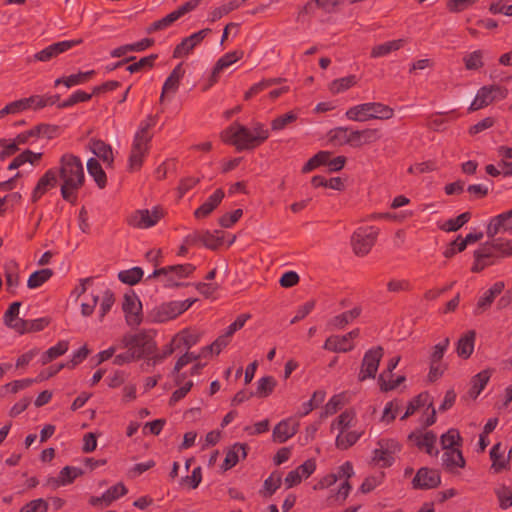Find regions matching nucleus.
Returning a JSON list of instances; mask_svg holds the SVG:
<instances>
[{
	"label": "nucleus",
	"mask_w": 512,
	"mask_h": 512,
	"mask_svg": "<svg viewBox=\"0 0 512 512\" xmlns=\"http://www.w3.org/2000/svg\"><path fill=\"white\" fill-rule=\"evenodd\" d=\"M20 273V266L14 260H9L4 263L3 274L5 277L6 291L11 295H16L21 287L22 280Z\"/></svg>",
	"instance_id": "obj_19"
},
{
	"label": "nucleus",
	"mask_w": 512,
	"mask_h": 512,
	"mask_svg": "<svg viewBox=\"0 0 512 512\" xmlns=\"http://www.w3.org/2000/svg\"><path fill=\"white\" fill-rule=\"evenodd\" d=\"M507 95L508 90L504 87L498 85L483 86L478 90L474 100L469 106V111L482 109L495 100L506 98Z\"/></svg>",
	"instance_id": "obj_11"
},
{
	"label": "nucleus",
	"mask_w": 512,
	"mask_h": 512,
	"mask_svg": "<svg viewBox=\"0 0 512 512\" xmlns=\"http://www.w3.org/2000/svg\"><path fill=\"white\" fill-rule=\"evenodd\" d=\"M505 284L502 281L495 282L488 290H486L478 299L474 308V314L480 315L485 312L493 303L494 299L502 293Z\"/></svg>",
	"instance_id": "obj_28"
},
{
	"label": "nucleus",
	"mask_w": 512,
	"mask_h": 512,
	"mask_svg": "<svg viewBox=\"0 0 512 512\" xmlns=\"http://www.w3.org/2000/svg\"><path fill=\"white\" fill-rule=\"evenodd\" d=\"M82 475L81 469L77 467L65 466L59 472L56 480L57 486H66L71 484L76 478Z\"/></svg>",
	"instance_id": "obj_56"
},
{
	"label": "nucleus",
	"mask_w": 512,
	"mask_h": 512,
	"mask_svg": "<svg viewBox=\"0 0 512 512\" xmlns=\"http://www.w3.org/2000/svg\"><path fill=\"white\" fill-rule=\"evenodd\" d=\"M316 469L314 460H307L296 469L290 471L284 479L287 488H291L301 483L302 480L307 479Z\"/></svg>",
	"instance_id": "obj_25"
},
{
	"label": "nucleus",
	"mask_w": 512,
	"mask_h": 512,
	"mask_svg": "<svg viewBox=\"0 0 512 512\" xmlns=\"http://www.w3.org/2000/svg\"><path fill=\"white\" fill-rule=\"evenodd\" d=\"M404 41L402 39L388 41L386 43H382L376 45L371 52L372 57H383L388 55L389 53L400 49L403 46Z\"/></svg>",
	"instance_id": "obj_57"
},
{
	"label": "nucleus",
	"mask_w": 512,
	"mask_h": 512,
	"mask_svg": "<svg viewBox=\"0 0 512 512\" xmlns=\"http://www.w3.org/2000/svg\"><path fill=\"white\" fill-rule=\"evenodd\" d=\"M122 342L134 360L148 356L155 350V343L140 334L125 336Z\"/></svg>",
	"instance_id": "obj_10"
},
{
	"label": "nucleus",
	"mask_w": 512,
	"mask_h": 512,
	"mask_svg": "<svg viewBox=\"0 0 512 512\" xmlns=\"http://www.w3.org/2000/svg\"><path fill=\"white\" fill-rule=\"evenodd\" d=\"M91 150L93 154L101 159L107 167L112 165L114 157L111 146L101 140H96L92 141Z\"/></svg>",
	"instance_id": "obj_43"
},
{
	"label": "nucleus",
	"mask_w": 512,
	"mask_h": 512,
	"mask_svg": "<svg viewBox=\"0 0 512 512\" xmlns=\"http://www.w3.org/2000/svg\"><path fill=\"white\" fill-rule=\"evenodd\" d=\"M243 56V52L240 50H235L228 52L224 54L222 57H220L211 74V85L217 82L218 77L222 71L230 67L232 64L236 63L238 60H240Z\"/></svg>",
	"instance_id": "obj_31"
},
{
	"label": "nucleus",
	"mask_w": 512,
	"mask_h": 512,
	"mask_svg": "<svg viewBox=\"0 0 512 512\" xmlns=\"http://www.w3.org/2000/svg\"><path fill=\"white\" fill-rule=\"evenodd\" d=\"M356 414L353 410H345L337 418H335L330 426L331 431L337 430L339 432L346 431L352 426Z\"/></svg>",
	"instance_id": "obj_48"
},
{
	"label": "nucleus",
	"mask_w": 512,
	"mask_h": 512,
	"mask_svg": "<svg viewBox=\"0 0 512 512\" xmlns=\"http://www.w3.org/2000/svg\"><path fill=\"white\" fill-rule=\"evenodd\" d=\"M385 474L383 472H379L374 475L367 476L362 484L360 485L358 491L362 494H367L372 492L378 486H380L384 481Z\"/></svg>",
	"instance_id": "obj_60"
},
{
	"label": "nucleus",
	"mask_w": 512,
	"mask_h": 512,
	"mask_svg": "<svg viewBox=\"0 0 512 512\" xmlns=\"http://www.w3.org/2000/svg\"><path fill=\"white\" fill-rule=\"evenodd\" d=\"M490 377L491 372L489 370H483L475 375L471 380V387L468 391V396L475 400L488 384Z\"/></svg>",
	"instance_id": "obj_40"
},
{
	"label": "nucleus",
	"mask_w": 512,
	"mask_h": 512,
	"mask_svg": "<svg viewBox=\"0 0 512 512\" xmlns=\"http://www.w3.org/2000/svg\"><path fill=\"white\" fill-rule=\"evenodd\" d=\"M440 442L444 451L447 449H457L461 446L462 438L457 429L451 428L441 436Z\"/></svg>",
	"instance_id": "obj_52"
},
{
	"label": "nucleus",
	"mask_w": 512,
	"mask_h": 512,
	"mask_svg": "<svg viewBox=\"0 0 512 512\" xmlns=\"http://www.w3.org/2000/svg\"><path fill=\"white\" fill-rule=\"evenodd\" d=\"M362 435V431L356 430L339 432L335 439V445L338 449L346 450L353 446Z\"/></svg>",
	"instance_id": "obj_44"
},
{
	"label": "nucleus",
	"mask_w": 512,
	"mask_h": 512,
	"mask_svg": "<svg viewBox=\"0 0 512 512\" xmlns=\"http://www.w3.org/2000/svg\"><path fill=\"white\" fill-rule=\"evenodd\" d=\"M383 357V349L381 347H375L369 349L362 359V364L358 379L365 381L369 378H374L378 371L380 361Z\"/></svg>",
	"instance_id": "obj_15"
},
{
	"label": "nucleus",
	"mask_w": 512,
	"mask_h": 512,
	"mask_svg": "<svg viewBox=\"0 0 512 512\" xmlns=\"http://www.w3.org/2000/svg\"><path fill=\"white\" fill-rule=\"evenodd\" d=\"M359 336V330L354 329L344 335H333L327 338L323 348L333 352H348L355 347V339Z\"/></svg>",
	"instance_id": "obj_17"
},
{
	"label": "nucleus",
	"mask_w": 512,
	"mask_h": 512,
	"mask_svg": "<svg viewBox=\"0 0 512 512\" xmlns=\"http://www.w3.org/2000/svg\"><path fill=\"white\" fill-rule=\"evenodd\" d=\"M349 136V146L353 148H360L364 145L372 144L379 139L378 130L373 128L361 130L350 128Z\"/></svg>",
	"instance_id": "obj_27"
},
{
	"label": "nucleus",
	"mask_w": 512,
	"mask_h": 512,
	"mask_svg": "<svg viewBox=\"0 0 512 512\" xmlns=\"http://www.w3.org/2000/svg\"><path fill=\"white\" fill-rule=\"evenodd\" d=\"M247 456L246 445L242 443H235L226 453L225 459L222 464L223 470H229L234 467L240 459Z\"/></svg>",
	"instance_id": "obj_37"
},
{
	"label": "nucleus",
	"mask_w": 512,
	"mask_h": 512,
	"mask_svg": "<svg viewBox=\"0 0 512 512\" xmlns=\"http://www.w3.org/2000/svg\"><path fill=\"white\" fill-rule=\"evenodd\" d=\"M42 153L32 152L30 150H26L19 154L8 166L10 170L17 169L25 163H30L34 165L36 162L40 160Z\"/></svg>",
	"instance_id": "obj_54"
},
{
	"label": "nucleus",
	"mask_w": 512,
	"mask_h": 512,
	"mask_svg": "<svg viewBox=\"0 0 512 512\" xmlns=\"http://www.w3.org/2000/svg\"><path fill=\"white\" fill-rule=\"evenodd\" d=\"M210 32L211 29L205 28L184 38L181 41V43H179L176 46L173 56L175 58L188 56L193 51V49L196 46H198Z\"/></svg>",
	"instance_id": "obj_20"
},
{
	"label": "nucleus",
	"mask_w": 512,
	"mask_h": 512,
	"mask_svg": "<svg viewBox=\"0 0 512 512\" xmlns=\"http://www.w3.org/2000/svg\"><path fill=\"white\" fill-rule=\"evenodd\" d=\"M355 474L354 468L351 462L346 461L340 465L335 472L325 475L315 485V489H327L340 482L336 492L333 494L334 501L343 504L349 496L352 486L349 483L351 477Z\"/></svg>",
	"instance_id": "obj_3"
},
{
	"label": "nucleus",
	"mask_w": 512,
	"mask_h": 512,
	"mask_svg": "<svg viewBox=\"0 0 512 512\" xmlns=\"http://www.w3.org/2000/svg\"><path fill=\"white\" fill-rule=\"evenodd\" d=\"M430 410V415L426 420H423V423L426 426H430L435 423L436 421V411L432 405V401L430 399L429 394L427 393H421L415 398H413L407 405V409L405 413L401 416V420H404L408 418L409 416L415 414L419 410Z\"/></svg>",
	"instance_id": "obj_14"
},
{
	"label": "nucleus",
	"mask_w": 512,
	"mask_h": 512,
	"mask_svg": "<svg viewBox=\"0 0 512 512\" xmlns=\"http://www.w3.org/2000/svg\"><path fill=\"white\" fill-rule=\"evenodd\" d=\"M357 81L358 79L355 75L338 78L329 84V90L332 94H340L355 86Z\"/></svg>",
	"instance_id": "obj_49"
},
{
	"label": "nucleus",
	"mask_w": 512,
	"mask_h": 512,
	"mask_svg": "<svg viewBox=\"0 0 512 512\" xmlns=\"http://www.w3.org/2000/svg\"><path fill=\"white\" fill-rule=\"evenodd\" d=\"M484 52L482 50H475L468 52L463 56L465 68L470 71H477L484 65L483 61Z\"/></svg>",
	"instance_id": "obj_53"
},
{
	"label": "nucleus",
	"mask_w": 512,
	"mask_h": 512,
	"mask_svg": "<svg viewBox=\"0 0 512 512\" xmlns=\"http://www.w3.org/2000/svg\"><path fill=\"white\" fill-rule=\"evenodd\" d=\"M185 71L182 64H178L167 77L163 84L161 101H163L165 94H174L180 84V81L184 77Z\"/></svg>",
	"instance_id": "obj_36"
},
{
	"label": "nucleus",
	"mask_w": 512,
	"mask_h": 512,
	"mask_svg": "<svg viewBox=\"0 0 512 512\" xmlns=\"http://www.w3.org/2000/svg\"><path fill=\"white\" fill-rule=\"evenodd\" d=\"M96 74L95 70L77 71L67 76H62L54 81V86L64 85L66 88L83 85L87 83Z\"/></svg>",
	"instance_id": "obj_29"
},
{
	"label": "nucleus",
	"mask_w": 512,
	"mask_h": 512,
	"mask_svg": "<svg viewBox=\"0 0 512 512\" xmlns=\"http://www.w3.org/2000/svg\"><path fill=\"white\" fill-rule=\"evenodd\" d=\"M224 195L225 194L222 189L215 190L214 193L211 194L208 199L194 211V216L197 219L209 216L222 202Z\"/></svg>",
	"instance_id": "obj_32"
},
{
	"label": "nucleus",
	"mask_w": 512,
	"mask_h": 512,
	"mask_svg": "<svg viewBox=\"0 0 512 512\" xmlns=\"http://www.w3.org/2000/svg\"><path fill=\"white\" fill-rule=\"evenodd\" d=\"M162 211L158 207L134 211L128 218L130 226L138 229H148L155 226L162 218Z\"/></svg>",
	"instance_id": "obj_13"
},
{
	"label": "nucleus",
	"mask_w": 512,
	"mask_h": 512,
	"mask_svg": "<svg viewBox=\"0 0 512 512\" xmlns=\"http://www.w3.org/2000/svg\"><path fill=\"white\" fill-rule=\"evenodd\" d=\"M448 337L443 338L439 343L433 346L430 354L431 373L435 370V364L439 363L449 347Z\"/></svg>",
	"instance_id": "obj_58"
},
{
	"label": "nucleus",
	"mask_w": 512,
	"mask_h": 512,
	"mask_svg": "<svg viewBox=\"0 0 512 512\" xmlns=\"http://www.w3.org/2000/svg\"><path fill=\"white\" fill-rule=\"evenodd\" d=\"M298 114L294 111H289L283 115H280L272 120L271 130L274 132H280L284 130L289 124L296 121Z\"/></svg>",
	"instance_id": "obj_61"
},
{
	"label": "nucleus",
	"mask_w": 512,
	"mask_h": 512,
	"mask_svg": "<svg viewBox=\"0 0 512 512\" xmlns=\"http://www.w3.org/2000/svg\"><path fill=\"white\" fill-rule=\"evenodd\" d=\"M500 232L512 234V209L490 219L487 235L494 237Z\"/></svg>",
	"instance_id": "obj_26"
},
{
	"label": "nucleus",
	"mask_w": 512,
	"mask_h": 512,
	"mask_svg": "<svg viewBox=\"0 0 512 512\" xmlns=\"http://www.w3.org/2000/svg\"><path fill=\"white\" fill-rule=\"evenodd\" d=\"M401 451V445L395 438L382 437L376 442L371 451L370 464L378 468H388L395 462L396 455Z\"/></svg>",
	"instance_id": "obj_7"
},
{
	"label": "nucleus",
	"mask_w": 512,
	"mask_h": 512,
	"mask_svg": "<svg viewBox=\"0 0 512 512\" xmlns=\"http://www.w3.org/2000/svg\"><path fill=\"white\" fill-rule=\"evenodd\" d=\"M88 297L89 298L81 303V314L83 316L92 315L97 303L100 302L98 315L99 320L102 321L115 303L114 293L104 282H97Z\"/></svg>",
	"instance_id": "obj_4"
},
{
	"label": "nucleus",
	"mask_w": 512,
	"mask_h": 512,
	"mask_svg": "<svg viewBox=\"0 0 512 512\" xmlns=\"http://www.w3.org/2000/svg\"><path fill=\"white\" fill-rule=\"evenodd\" d=\"M394 111L381 102H366L354 105L345 112V117L354 122H367L370 120H387L392 118Z\"/></svg>",
	"instance_id": "obj_5"
},
{
	"label": "nucleus",
	"mask_w": 512,
	"mask_h": 512,
	"mask_svg": "<svg viewBox=\"0 0 512 512\" xmlns=\"http://www.w3.org/2000/svg\"><path fill=\"white\" fill-rule=\"evenodd\" d=\"M195 271V266L190 263L172 265L155 269L149 278H157L158 282L166 288H174L185 284Z\"/></svg>",
	"instance_id": "obj_6"
},
{
	"label": "nucleus",
	"mask_w": 512,
	"mask_h": 512,
	"mask_svg": "<svg viewBox=\"0 0 512 512\" xmlns=\"http://www.w3.org/2000/svg\"><path fill=\"white\" fill-rule=\"evenodd\" d=\"M299 422L289 417L280 421L273 429L272 437L277 443H284L292 438L298 431Z\"/></svg>",
	"instance_id": "obj_24"
},
{
	"label": "nucleus",
	"mask_w": 512,
	"mask_h": 512,
	"mask_svg": "<svg viewBox=\"0 0 512 512\" xmlns=\"http://www.w3.org/2000/svg\"><path fill=\"white\" fill-rule=\"evenodd\" d=\"M128 492L126 486L119 482L114 486L107 489L101 496H92L89 499V503L92 506H101L106 507L109 506L112 502L119 499L120 497L126 495Z\"/></svg>",
	"instance_id": "obj_23"
},
{
	"label": "nucleus",
	"mask_w": 512,
	"mask_h": 512,
	"mask_svg": "<svg viewBox=\"0 0 512 512\" xmlns=\"http://www.w3.org/2000/svg\"><path fill=\"white\" fill-rule=\"evenodd\" d=\"M49 129V126L45 124L37 125L29 130L19 133L16 136V143H20V145L34 144L41 136L46 135Z\"/></svg>",
	"instance_id": "obj_35"
},
{
	"label": "nucleus",
	"mask_w": 512,
	"mask_h": 512,
	"mask_svg": "<svg viewBox=\"0 0 512 512\" xmlns=\"http://www.w3.org/2000/svg\"><path fill=\"white\" fill-rule=\"evenodd\" d=\"M196 241H201L206 247L215 249L219 245V240L211 232L205 231L203 233L190 234L185 238L187 244H193Z\"/></svg>",
	"instance_id": "obj_51"
},
{
	"label": "nucleus",
	"mask_w": 512,
	"mask_h": 512,
	"mask_svg": "<svg viewBox=\"0 0 512 512\" xmlns=\"http://www.w3.org/2000/svg\"><path fill=\"white\" fill-rule=\"evenodd\" d=\"M87 170L89 175L94 179L100 188L105 187L107 181L106 174L96 159L90 158L87 161Z\"/></svg>",
	"instance_id": "obj_50"
},
{
	"label": "nucleus",
	"mask_w": 512,
	"mask_h": 512,
	"mask_svg": "<svg viewBox=\"0 0 512 512\" xmlns=\"http://www.w3.org/2000/svg\"><path fill=\"white\" fill-rule=\"evenodd\" d=\"M200 337V333L184 329L176 334L171 342L176 350H188L199 342Z\"/></svg>",
	"instance_id": "obj_33"
},
{
	"label": "nucleus",
	"mask_w": 512,
	"mask_h": 512,
	"mask_svg": "<svg viewBox=\"0 0 512 512\" xmlns=\"http://www.w3.org/2000/svg\"><path fill=\"white\" fill-rule=\"evenodd\" d=\"M122 310L129 326H138L142 322V303L135 292L130 291L124 294Z\"/></svg>",
	"instance_id": "obj_12"
},
{
	"label": "nucleus",
	"mask_w": 512,
	"mask_h": 512,
	"mask_svg": "<svg viewBox=\"0 0 512 512\" xmlns=\"http://www.w3.org/2000/svg\"><path fill=\"white\" fill-rule=\"evenodd\" d=\"M360 315V309L359 308H353L349 311H345L340 315L335 316L331 320V325L334 328H343L345 325L352 322L355 318H357Z\"/></svg>",
	"instance_id": "obj_63"
},
{
	"label": "nucleus",
	"mask_w": 512,
	"mask_h": 512,
	"mask_svg": "<svg viewBox=\"0 0 512 512\" xmlns=\"http://www.w3.org/2000/svg\"><path fill=\"white\" fill-rule=\"evenodd\" d=\"M147 138L142 136L134 137L130 156L128 159V168L130 171H137L141 168L143 161L149 150Z\"/></svg>",
	"instance_id": "obj_18"
},
{
	"label": "nucleus",
	"mask_w": 512,
	"mask_h": 512,
	"mask_svg": "<svg viewBox=\"0 0 512 512\" xmlns=\"http://www.w3.org/2000/svg\"><path fill=\"white\" fill-rule=\"evenodd\" d=\"M281 483H282L281 475L277 472H273L264 481V484H263V487H262L260 493L264 497H270L277 491V489H279V487L281 486Z\"/></svg>",
	"instance_id": "obj_59"
},
{
	"label": "nucleus",
	"mask_w": 512,
	"mask_h": 512,
	"mask_svg": "<svg viewBox=\"0 0 512 512\" xmlns=\"http://www.w3.org/2000/svg\"><path fill=\"white\" fill-rule=\"evenodd\" d=\"M154 41L150 38H144L132 44H125L113 49L110 52L111 57H122L130 52H141L152 46Z\"/></svg>",
	"instance_id": "obj_38"
},
{
	"label": "nucleus",
	"mask_w": 512,
	"mask_h": 512,
	"mask_svg": "<svg viewBox=\"0 0 512 512\" xmlns=\"http://www.w3.org/2000/svg\"><path fill=\"white\" fill-rule=\"evenodd\" d=\"M276 380L272 376H264L258 379L256 395L259 397H268L276 387Z\"/></svg>",
	"instance_id": "obj_62"
},
{
	"label": "nucleus",
	"mask_w": 512,
	"mask_h": 512,
	"mask_svg": "<svg viewBox=\"0 0 512 512\" xmlns=\"http://www.w3.org/2000/svg\"><path fill=\"white\" fill-rule=\"evenodd\" d=\"M465 463L466 462L460 448L447 449L442 455V465L451 473H457L459 469L465 466Z\"/></svg>",
	"instance_id": "obj_30"
},
{
	"label": "nucleus",
	"mask_w": 512,
	"mask_h": 512,
	"mask_svg": "<svg viewBox=\"0 0 512 512\" xmlns=\"http://www.w3.org/2000/svg\"><path fill=\"white\" fill-rule=\"evenodd\" d=\"M379 230L374 226L360 227L351 237V245L357 256L367 255L374 246Z\"/></svg>",
	"instance_id": "obj_9"
},
{
	"label": "nucleus",
	"mask_w": 512,
	"mask_h": 512,
	"mask_svg": "<svg viewBox=\"0 0 512 512\" xmlns=\"http://www.w3.org/2000/svg\"><path fill=\"white\" fill-rule=\"evenodd\" d=\"M408 438L420 450H424L429 455L438 453L436 449L437 436L432 431H415Z\"/></svg>",
	"instance_id": "obj_21"
},
{
	"label": "nucleus",
	"mask_w": 512,
	"mask_h": 512,
	"mask_svg": "<svg viewBox=\"0 0 512 512\" xmlns=\"http://www.w3.org/2000/svg\"><path fill=\"white\" fill-rule=\"evenodd\" d=\"M57 184V171L54 169H49L38 181L32 197L33 200H38L42 195H44L48 190L55 187Z\"/></svg>",
	"instance_id": "obj_34"
},
{
	"label": "nucleus",
	"mask_w": 512,
	"mask_h": 512,
	"mask_svg": "<svg viewBox=\"0 0 512 512\" xmlns=\"http://www.w3.org/2000/svg\"><path fill=\"white\" fill-rule=\"evenodd\" d=\"M20 302H13L4 314V322L7 326L22 331L23 321L18 318L20 312Z\"/></svg>",
	"instance_id": "obj_45"
},
{
	"label": "nucleus",
	"mask_w": 512,
	"mask_h": 512,
	"mask_svg": "<svg viewBox=\"0 0 512 512\" xmlns=\"http://www.w3.org/2000/svg\"><path fill=\"white\" fill-rule=\"evenodd\" d=\"M350 127H336L327 135L328 141L333 146L349 145Z\"/></svg>",
	"instance_id": "obj_47"
},
{
	"label": "nucleus",
	"mask_w": 512,
	"mask_h": 512,
	"mask_svg": "<svg viewBox=\"0 0 512 512\" xmlns=\"http://www.w3.org/2000/svg\"><path fill=\"white\" fill-rule=\"evenodd\" d=\"M475 332L473 330L464 333L457 342V354L462 358H468L474 351Z\"/></svg>",
	"instance_id": "obj_41"
},
{
	"label": "nucleus",
	"mask_w": 512,
	"mask_h": 512,
	"mask_svg": "<svg viewBox=\"0 0 512 512\" xmlns=\"http://www.w3.org/2000/svg\"><path fill=\"white\" fill-rule=\"evenodd\" d=\"M80 40H64L53 43L34 55V59L41 62H47L59 54L66 52L75 45L79 44Z\"/></svg>",
	"instance_id": "obj_22"
},
{
	"label": "nucleus",
	"mask_w": 512,
	"mask_h": 512,
	"mask_svg": "<svg viewBox=\"0 0 512 512\" xmlns=\"http://www.w3.org/2000/svg\"><path fill=\"white\" fill-rule=\"evenodd\" d=\"M61 195L66 201L74 202L76 193L84 183V168L81 160L65 154L60 160Z\"/></svg>",
	"instance_id": "obj_2"
},
{
	"label": "nucleus",
	"mask_w": 512,
	"mask_h": 512,
	"mask_svg": "<svg viewBox=\"0 0 512 512\" xmlns=\"http://www.w3.org/2000/svg\"><path fill=\"white\" fill-rule=\"evenodd\" d=\"M69 341L60 340L54 346H51L40 357V363L46 365L52 360L64 355L69 350Z\"/></svg>",
	"instance_id": "obj_42"
},
{
	"label": "nucleus",
	"mask_w": 512,
	"mask_h": 512,
	"mask_svg": "<svg viewBox=\"0 0 512 512\" xmlns=\"http://www.w3.org/2000/svg\"><path fill=\"white\" fill-rule=\"evenodd\" d=\"M411 484L414 489L419 490L437 488L441 484L440 472L434 468L422 467L416 472Z\"/></svg>",
	"instance_id": "obj_16"
},
{
	"label": "nucleus",
	"mask_w": 512,
	"mask_h": 512,
	"mask_svg": "<svg viewBox=\"0 0 512 512\" xmlns=\"http://www.w3.org/2000/svg\"><path fill=\"white\" fill-rule=\"evenodd\" d=\"M52 275L53 271L49 268L37 270L29 276L27 280V286L30 289H36L48 281Z\"/></svg>",
	"instance_id": "obj_55"
},
{
	"label": "nucleus",
	"mask_w": 512,
	"mask_h": 512,
	"mask_svg": "<svg viewBox=\"0 0 512 512\" xmlns=\"http://www.w3.org/2000/svg\"><path fill=\"white\" fill-rule=\"evenodd\" d=\"M270 136V131L264 124L256 122L251 128L239 123H234L222 133L225 142L234 145L237 150L253 149Z\"/></svg>",
	"instance_id": "obj_1"
},
{
	"label": "nucleus",
	"mask_w": 512,
	"mask_h": 512,
	"mask_svg": "<svg viewBox=\"0 0 512 512\" xmlns=\"http://www.w3.org/2000/svg\"><path fill=\"white\" fill-rule=\"evenodd\" d=\"M195 301V299H186L161 303L152 309L150 316L153 322L165 323L187 311Z\"/></svg>",
	"instance_id": "obj_8"
},
{
	"label": "nucleus",
	"mask_w": 512,
	"mask_h": 512,
	"mask_svg": "<svg viewBox=\"0 0 512 512\" xmlns=\"http://www.w3.org/2000/svg\"><path fill=\"white\" fill-rule=\"evenodd\" d=\"M505 449L501 443L493 445L490 451V458L492 461L491 469L495 473H499L508 469V458H506Z\"/></svg>",
	"instance_id": "obj_39"
},
{
	"label": "nucleus",
	"mask_w": 512,
	"mask_h": 512,
	"mask_svg": "<svg viewBox=\"0 0 512 512\" xmlns=\"http://www.w3.org/2000/svg\"><path fill=\"white\" fill-rule=\"evenodd\" d=\"M475 253L485 261H491V265L501 259L499 251L496 247L495 240L482 244Z\"/></svg>",
	"instance_id": "obj_46"
},
{
	"label": "nucleus",
	"mask_w": 512,
	"mask_h": 512,
	"mask_svg": "<svg viewBox=\"0 0 512 512\" xmlns=\"http://www.w3.org/2000/svg\"><path fill=\"white\" fill-rule=\"evenodd\" d=\"M495 494L502 509H508L512 506V487L501 485L495 489Z\"/></svg>",
	"instance_id": "obj_64"
}]
</instances>
